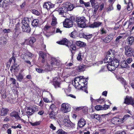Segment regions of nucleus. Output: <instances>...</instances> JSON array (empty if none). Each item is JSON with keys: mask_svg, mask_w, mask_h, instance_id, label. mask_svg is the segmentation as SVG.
<instances>
[{"mask_svg": "<svg viewBox=\"0 0 134 134\" xmlns=\"http://www.w3.org/2000/svg\"><path fill=\"white\" fill-rule=\"evenodd\" d=\"M10 116L12 117H14L16 119H19L20 117L18 113L16 111H13L10 114Z\"/></svg>", "mask_w": 134, "mask_h": 134, "instance_id": "f3484780", "label": "nucleus"}, {"mask_svg": "<svg viewBox=\"0 0 134 134\" xmlns=\"http://www.w3.org/2000/svg\"><path fill=\"white\" fill-rule=\"evenodd\" d=\"M57 109L56 106L54 104H52L50 107L49 111L54 112Z\"/></svg>", "mask_w": 134, "mask_h": 134, "instance_id": "2f4dec72", "label": "nucleus"}, {"mask_svg": "<svg viewBox=\"0 0 134 134\" xmlns=\"http://www.w3.org/2000/svg\"><path fill=\"white\" fill-rule=\"evenodd\" d=\"M120 65L121 67L123 68H130L129 66L125 60H124L121 62Z\"/></svg>", "mask_w": 134, "mask_h": 134, "instance_id": "4be33fe9", "label": "nucleus"}, {"mask_svg": "<svg viewBox=\"0 0 134 134\" xmlns=\"http://www.w3.org/2000/svg\"><path fill=\"white\" fill-rule=\"evenodd\" d=\"M22 31L24 32L27 33L31 31V29L29 25H22L21 26Z\"/></svg>", "mask_w": 134, "mask_h": 134, "instance_id": "9d476101", "label": "nucleus"}, {"mask_svg": "<svg viewBox=\"0 0 134 134\" xmlns=\"http://www.w3.org/2000/svg\"><path fill=\"white\" fill-rule=\"evenodd\" d=\"M122 38V37L120 36H119L117 37L115 40L116 41H119V42L121 41V39Z\"/></svg>", "mask_w": 134, "mask_h": 134, "instance_id": "69168bd1", "label": "nucleus"}, {"mask_svg": "<svg viewBox=\"0 0 134 134\" xmlns=\"http://www.w3.org/2000/svg\"><path fill=\"white\" fill-rule=\"evenodd\" d=\"M86 21H82L80 24L78 25V26L80 27L81 28L85 27L86 26V24L85 23Z\"/></svg>", "mask_w": 134, "mask_h": 134, "instance_id": "e433bc0d", "label": "nucleus"}, {"mask_svg": "<svg viewBox=\"0 0 134 134\" xmlns=\"http://www.w3.org/2000/svg\"><path fill=\"white\" fill-rule=\"evenodd\" d=\"M10 81L12 82L11 83L13 84H15L16 83V80L12 78H10Z\"/></svg>", "mask_w": 134, "mask_h": 134, "instance_id": "13d9d810", "label": "nucleus"}, {"mask_svg": "<svg viewBox=\"0 0 134 134\" xmlns=\"http://www.w3.org/2000/svg\"><path fill=\"white\" fill-rule=\"evenodd\" d=\"M125 50V54L127 57H131L133 56V51L132 48L128 45H126L124 47Z\"/></svg>", "mask_w": 134, "mask_h": 134, "instance_id": "7ed1b4c3", "label": "nucleus"}, {"mask_svg": "<svg viewBox=\"0 0 134 134\" xmlns=\"http://www.w3.org/2000/svg\"><path fill=\"white\" fill-rule=\"evenodd\" d=\"M107 32L106 29L103 27H102L99 31V33L101 35L105 34Z\"/></svg>", "mask_w": 134, "mask_h": 134, "instance_id": "473e14b6", "label": "nucleus"}, {"mask_svg": "<svg viewBox=\"0 0 134 134\" xmlns=\"http://www.w3.org/2000/svg\"><path fill=\"white\" fill-rule=\"evenodd\" d=\"M72 83L73 85H74L75 87L76 88H80V86L81 85V84H82L81 83H80V82L78 81H76L75 80H74L73 82H72Z\"/></svg>", "mask_w": 134, "mask_h": 134, "instance_id": "c85d7f7f", "label": "nucleus"}, {"mask_svg": "<svg viewBox=\"0 0 134 134\" xmlns=\"http://www.w3.org/2000/svg\"><path fill=\"white\" fill-rule=\"evenodd\" d=\"M27 57V55L24 54H22L21 55L22 58L23 60H26L27 59L26 58Z\"/></svg>", "mask_w": 134, "mask_h": 134, "instance_id": "774afa93", "label": "nucleus"}, {"mask_svg": "<svg viewBox=\"0 0 134 134\" xmlns=\"http://www.w3.org/2000/svg\"><path fill=\"white\" fill-rule=\"evenodd\" d=\"M111 64L113 65L115 68L118 67L119 65V61L116 58H114L113 60L110 62Z\"/></svg>", "mask_w": 134, "mask_h": 134, "instance_id": "4468645a", "label": "nucleus"}, {"mask_svg": "<svg viewBox=\"0 0 134 134\" xmlns=\"http://www.w3.org/2000/svg\"><path fill=\"white\" fill-rule=\"evenodd\" d=\"M85 69V66L83 64L80 65L76 68V70L79 71H83Z\"/></svg>", "mask_w": 134, "mask_h": 134, "instance_id": "5701e85b", "label": "nucleus"}, {"mask_svg": "<svg viewBox=\"0 0 134 134\" xmlns=\"http://www.w3.org/2000/svg\"><path fill=\"white\" fill-rule=\"evenodd\" d=\"M51 28V27L50 26L46 25L45 26L44 28V30L45 31L50 29Z\"/></svg>", "mask_w": 134, "mask_h": 134, "instance_id": "052dcab7", "label": "nucleus"}, {"mask_svg": "<svg viewBox=\"0 0 134 134\" xmlns=\"http://www.w3.org/2000/svg\"><path fill=\"white\" fill-rule=\"evenodd\" d=\"M39 23V20L35 19L33 20L32 23V25L34 26H37L38 25Z\"/></svg>", "mask_w": 134, "mask_h": 134, "instance_id": "f704fd0d", "label": "nucleus"}, {"mask_svg": "<svg viewBox=\"0 0 134 134\" xmlns=\"http://www.w3.org/2000/svg\"><path fill=\"white\" fill-rule=\"evenodd\" d=\"M17 80L20 82H21L23 78V76L20 73L19 74L16 76Z\"/></svg>", "mask_w": 134, "mask_h": 134, "instance_id": "4c0bfd02", "label": "nucleus"}, {"mask_svg": "<svg viewBox=\"0 0 134 134\" xmlns=\"http://www.w3.org/2000/svg\"><path fill=\"white\" fill-rule=\"evenodd\" d=\"M124 2L125 4H127L128 3L127 8L129 11L131 10L133 8L132 3L129 2V0H124Z\"/></svg>", "mask_w": 134, "mask_h": 134, "instance_id": "1a4fd4ad", "label": "nucleus"}, {"mask_svg": "<svg viewBox=\"0 0 134 134\" xmlns=\"http://www.w3.org/2000/svg\"><path fill=\"white\" fill-rule=\"evenodd\" d=\"M35 41V38L34 37H31L29 41V43L30 45H32Z\"/></svg>", "mask_w": 134, "mask_h": 134, "instance_id": "a19ab883", "label": "nucleus"}, {"mask_svg": "<svg viewBox=\"0 0 134 134\" xmlns=\"http://www.w3.org/2000/svg\"><path fill=\"white\" fill-rule=\"evenodd\" d=\"M115 53V52L114 50L112 49H110L107 52L106 55L108 56H111V58H112V57H114Z\"/></svg>", "mask_w": 134, "mask_h": 134, "instance_id": "dca6fc26", "label": "nucleus"}, {"mask_svg": "<svg viewBox=\"0 0 134 134\" xmlns=\"http://www.w3.org/2000/svg\"><path fill=\"white\" fill-rule=\"evenodd\" d=\"M60 65V62L59 60H57L55 58L52 57L51 62V65L48 64L46 65L45 69L46 71H50L53 68H58Z\"/></svg>", "mask_w": 134, "mask_h": 134, "instance_id": "f03ea898", "label": "nucleus"}, {"mask_svg": "<svg viewBox=\"0 0 134 134\" xmlns=\"http://www.w3.org/2000/svg\"><path fill=\"white\" fill-rule=\"evenodd\" d=\"M127 41L128 42V44L130 45H131L134 41V37L132 36L128 37Z\"/></svg>", "mask_w": 134, "mask_h": 134, "instance_id": "6ab92c4d", "label": "nucleus"}, {"mask_svg": "<svg viewBox=\"0 0 134 134\" xmlns=\"http://www.w3.org/2000/svg\"><path fill=\"white\" fill-rule=\"evenodd\" d=\"M57 134H66L67 133L66 132L62 129L58 130L56 132Z\"/></svg>", "mask_w": 134, "mask_h": 134, "instance_id": "ea45409f", "label": "nucleus"}, {"mask_svg": "<svg viewBox=\"0 0 134 134\" xmlns=\"http://www.w3.org/2000/svg\"><path fill=\"white\" fill-rule=\"evenodd\" d=\"M113 7L112 4L109 5L107 9V12H110L113 10Z\"/></svg>", "mask_w": 134, "mask_h": 134, "instance_id": "09e8293b", "label": "nucleus"}, {"mask_svg": "<svg viewBox=\"0 0 134 134\" xmlns=\"http://www.w3.org/2000/svg\"><path fill=\"white\" fill-rule=\"evenodd\" d=\"M132 59L131 58H129L126 60V61L128 64H130L132 61Z\"/></svg>", "mask_w": 134, "mask_h": 134, "instance_id": "680f3d73", "label": "nucleus"}, {"mask_svg": "<svg viewBox=\"0 0 134 134\" xmlns=\"http://www.w3.org/2000/svg\"><path fill=\"white\" fill-rule=\"evenodd\" d=\"M113 36L110 34L106 37L103 40L105 43H107L109 42L113 39Z\"/></svg>", "mask_w": 134, "mask_h": 134, "instance_id": "2eb2a0df", "label": "nucleus"}, {"mask_svg": "<svg viewBox=\"0 0 134 134\" xmlns=\"http://www.w3.org/2000/svg\"><path fill=\"white\" fill-rule=\"evenodd\" d=\"M76 32L75 31H73L70 34V36L71 37L75 38V37Z\"/></svg>", "mask_w": 134, "mask_h": 134, "instance_id": "4d7b16f0", "label": "nucleus"}, {"mask_svg": "<svg viewBox=\"0 0 134 134\" xmlns=\"http://www.w3.org/2000/svg\"><path fill=\"white\" fill-rule=\"evenodd\" d=\"M69 48L70 47L72 50H75L76 49V47L74 44H71L70 45V43L69 44Z\"/></svg>", "mask_w": 134, "mask_h": 134, "instance_id": "603ef678", "label": "nucleus"}, {"mask_svg": "<svg viewBox=\"0 0 134 134\" xmlns=\"http://www.w3.org/2000/svg\"><path fill=\"white\" fill-rule=\"evenodd\" d=\"M130 116L128 114L125 115L122 118L124 121H125Z\"/></svg>", "mask_w": 134, "mask_h": 134, "instance_id": "bf43d9fd", "label": "nucleus"}, {"mask_svg": "<svg viewBox=\"0 0 134 134\" xmlns=\"http://www.w3.org/2000/svg\"><path fill=\"white\" fill-rule=\"evenodd\" d=\"M82 35L83 37H84L85 38L87 39H90L91 38L92 36V35L91 34L85 35L83 34H82Z\"/></svg>", "mask_w": 134, "mask_h": 134, "instance_id": "79ce46f5", "label": "nucleus"}, {"mask_svg": "<svg viewBox=\"0 0 134 134\" xmlns=\"http://www.w3.org/2000/svg\"><path fill=\"white\" fill-rule=\"evenodd\" d=\"M113 120H114L116 121V122L118 123L119 124L122 123L124 122L123 120V119H120L117 117H115L113 118Z\"/></svg>", "mask_w": 134, "mask_h": 134, "instance_id": "bb28decb", "label": "nucleus"}, {"mask_svg": "<svg viewBox=\"0 0 134 134\" xmlns=\"http://www.w3.org/2000/svg\"><path fill=\"white\" fill-rule=\"evenodd\" d=\"M41 122L40 121H36L34 123H32L30 122H29L31 125L33 126H36L39 125L40 124Z\"/></svg>", "mask_w": 134, "mask_h": 134, "instance_id": "37998d69", "label": "nucleus"}, {"mask_svg": "<svg viewBox=\"0 0 134 134\" xmlns=\"http://www.w3.org/2000/svg\"><path fill=\"white\" fill-rule=\"evenodd\" d=\"M124 103L133 105H134L133 100L132 97L126 96V98L125 99Z\"/></svg>", "mask_w": 134, "mask_h": 134, "instance_id": "0eeeda50", "label": "nucleus"}, {"mask_svg": "<svg viewBox=\"0 0 134 134\" xmlns=\"http://www.w3.org/2000/svg\"><path fill=\"white\" fill-rule=\"evenodd\" d=\"M57 43L59 44L65 45L68 47H69L70 44V42L66 38H65L60 41L57 42Z\"/></svg>", "mask_w": 134, "mask_h": 134, "instance_id": "f8f14e48", "label": "nucleus"}, {"mask_svg": "<svg viewBox=\"0 0 134 134\" xmlns=\"http://www.w3.org/2000/svg\"><path fill=\"white\" fill-rule=\"evenodd\" d=\"M109 105L105 104L104 105V107H103V110H105L107 109L108 108H109Z\"/></svg>", "mask_w": 134, "mask_h": 134, "instance_id": "0e129e2a", "label": "nucleus"}, {"mask_svg": "<svg viewBox=\"0 0 134 134\" xmlns=\"http://www.w3.org/2000/svg\"><path fill=\"white\" fill-rule=\"evenodd\" d=\"M29 21L28 19L27 18H24L22 21V23L23 25H29L28 23Z\"/></svg>", "mask_w": 134, "mask_h": 134, "instance_id": "c756f323", "label": "nucleus"}, {"mask_svg": "<svg viewBox=\"0 0 134 134\" xmlns=\"http://www.w3.org/2000/svg\"><path fill=\"white\" fill-rule=\"evenodd\" d=\"M36 70L39 73H42L44 72V70L40 68L36 69Z\"/></svg>", "mask_w": 134, "mask_h": 134, "instance_id": "6e6d98bb", "label": "nucleus"}, {"mask_svg": "<svg viewBox=\"0 0 134 134\" xmlns=\"http://www.w3.org/2000/svg\"><path fill=\"white\" fill-rule=\"evenodd\" d=\"M49 117L51 119H55V118L56 112L53 111H49Z\"/></svg>", "mask_w": 134, "mask_h": 134, "instance_id": "7c9ffc66", "label": "nucleus"}, {"mask_svg": "<svg viewBox=\"0 0 134 134\" xmlns=\"http://www.w3.org/2000/svg\"><path fill=\"white\" fill-rule=\"evenodd\" d=\"M32 13L37 15H39L40 14V13L37 10L35 9L32 10Z\"/></svg>", "mask_w": 134, "mask_h": 134, "instance_id": "864d4df0", "label": "nucleus"}, {"mask_svg": "<svg viewBox=\"0 0 134 134\" xmlns=\"http://www.w3.org/2000/svg\"><path fill=\"white\" fill-rule=\"evenodd\" d=\"M86 124V122L83 118H81L79 120L78 123V126L80 127H83Z\"/></svg>", "mask_w": 134, "mask_h": 134, "instance_id": "9b49d317", "label": "nucleus"}, {"mask_svg": "<svg viewBox=\"0 0 134 134\" xmlns=\"http://www.w3.org/2000/svg\"><path fill=\"white\" fill-rule=\"evenodd\" d=\"M50 128L53 130H55L56 129V127L54 126L52 124H51L50 126Z\"/></svg>", "mask_w": 134, "mask_h": 134, "instance_id": "e2e57ef3", "label": "nucleus"}, {"mask_svg": "<svg viewBox=\"0 0 134 134\" xmlns=\"http://www.w3.org/2000/svg\"><path fill=\"white\" fill-rule=\"evenodd\" d=\"M62 111L65 113L69 111L70 110V105L68 103H63L61 106Z\"/></svg>", "mask_w": 134, "mask_h": 134, "instance_id": "39448f33", "label": "nucleus"}, {"mask_svg": "<svg viewBox=\"0 0 134 134\" xmlns=\"http://www.w3.org/2000/svg\"><path fill=\"white\" fill-rule=\"evenodd\" d=\"M9 111V110L8 109L2 108L1 110V115L3 116L6 115Z\"/></svg>", "mask_w": 134, "mask_h": 134, "instance_id": "ddd939ff", "label": "nucleus"}, {"mask_svg": "<svg viewBox=\"0 0 134 134\" xmlns=\"http://www.w3.org/2000/svg\"><path fill=\"white\" fill-rule=\"evenodd\" d=\"M73 5L70 3H66L63 4V6L58 9L57 11L62 16L65 17L66 12L68 11H71L73 9Z\"/></svg>", "mask_w": 134, "mask_h": 134, "instance_id": "f257e3e1", "label": "nucleus"}, {"mask_svg": "<svg viewBox=\"0 0 134 134\" xmlns=\"http://www.w3.org/2000/svg\"><path fill=\"white\" fill-rule=\"evenodd\" d=\"M83 21H86V19L85 17H77L76 18V21L78 25L80 24Z\"/></svg>", "mask_w": 134, "mask_h": 134, "instance_id": "aec40b11", "label": "nucleus"}, {"mask_svg": "<svg viewBox=\"0 0 134 134\" xmlns=\"http://www.w3.org/2000/svg\"><path fill=\"white\" fill-rule=\"evenodd\" d=\"M57 24V19L55 17L53 16L52 18V21L51 24L52 26H54L55 25Z\"/></svg>", "mask_w": 134, "mask_h": 134, "instance_id": "72a5a7b5", "label": "nucleus"}, {"mask_svg": "<svg viewBox=\"0 0 134 134\" xmlns=\"http://www.w3.org/2000/svg\"><path fill=\"white\" fill-rule=\"evenodd\" d=\"M113 120H114L116 121V122L118 123L119 124L122 123L124 122L123 120V119H120L117 117H115L113 118Z\"/></svg>", "mask_w": 134, "mask_h": 134, "instance_id": "a878e982", "label": "nucleus"}, {"mask_svg": "<svg viewBox=\"0 0 134 134\" xmlns=\"http://www.w3.org/2000/svg\"><path fill=\"white\" fill-rule=\"evenodd\" d=\"M99 103L101 104L103 103L105 101V99L100 97L98 99L96 100Z\"/></svg>", "mask_w": 134, "mask_h": 134, "instance_id": "49530a36", "label": "nucleus"}, {"mask_svg": "<svg viewBox=\"0 0 134 134\" xmlns=\"http://www.w3.org/2000/svg\"><path fill=\"white\" fill-rule=\"evenodd\" d=\"M96 110L97 111L103 110V107L100 105H98L95 107Z\"/></svg>", "mask_w": 134, "mask_h": 134, "instance_id": "c03bdc74", "label": "nucleus"}, {"mask_svg": "<svg viewBox=\"0 0 134 134\" xmlns=\"http://www.w3.org/2000/svg\"><path fill=\"white\" fill-rule=\"evenodd\" d=\"M53 84L55 88H57L59 87L60 83L57 81H54L53 82Z\"/></svg>", "mask_w": 134, "mask_h": 134, "instance_id": "de8ad7c7", "label": "nucleus"}, {"mask_svg": "<svg viewBox=\"0 0 134 134\" xmlns=\"http://www.w3.org/2000/svg\"><path fill=\"white\" fill-rule=\"evenodd\" d=\"M39 58L40 59L41 57L42 58H45L46 57V54L42 52L41 51L39 53Z\"/></svg>", "mask_w": 134, "mask_h": 134, "instance_id": "c9c22d12", "label": "nucleus"}, {"mask_svg": "<svg viewBox=\"0 0 134 134\" xmlns=\"http://www.w3.org/2000/svg\"><path fill=\"white\" fill-rule=\"evenodd\" d=\"M76 44L77 46L80 47H84L86 46V43L80 41H76Z\"/></svg>", "mask_w": 134, "mask_h": 134, "instance_id": "393cba45", "label": "nucleus"}, {"mask_svg": "<svg viewBox=\"0 0 134 134\" xmlns=\"http://www.w3.org/2000/svg\"><path fill=\"white\" fill-rule=\"evenodd\" d=\"M43 7L47 10L54 7V5L49 2H46L44 3L43 5Z\"/></svg>", "mask_w": 134, "mask_h": 134, "instance_id": "6e6552de", "label": "nucleus"}, {"mask_svg": "<svg viewBox=\"0 0 134 134\" xmlns=\"http://www.w3.org/2000/svg\"><path fill=\"white\" fill-rule=\"evenodd\" d=\"M26 109H27L26 113L29 115H31L35 112L37 110V107L35 106H33L31 108L30 107H27Z\"/></svg>", "mask_w": 134, "mask_h": 134, "instance_id": "20e7f679", "label": "nucleus"}, {"mask_svg": "<svg viewBox=\"0 0 134 134\" xmlns=\"http://www.w3.org/2000/svg\"><path fill=\"white\" fill-rule=\"evenodd\" d=\"M83 77V76L82 77L81 76L77 77L75 78L74 80L81 83L83 84L84 83L83 82V80L84 79Z\"/></svg>", "mask_w": 134, "mask_h": 134, "instance_id": "cd10ccee", "label": "nucleus"}, {"mask_svg": "<svg viewBox=\"0 0 134 134\" xmlns=\"http://www.w3.org/2000/svg\"><path fill=\"white\" fill-rule=\"evenodd\" d=\"M11 31L9 29H5L3 30V32L5 34L9 33Z\"/></svg>", "mask_w": 134, "mask_h": 134, "instance_id": "5fc2aeb1", "label": "nucleus"}, {"mask_svg": "<svg viewBox=\"0 0 134 134\" xmlns=\"http://www.w3.org/2000/svg\"><path fill=\"white\" fill-rule=\"evenodd\" d=\"M73 21L71 20L67 19L63 23V25L64 27L70 28L72 27L73 25Z\"/></svg>", "mask_w": 134, "mask_h": 134, "instance_id": "423d86ee", "label": "nucleus"}, {"mask_svg": "<svg viewBox=\"0 0 134 134\" xmlns=\"http://www.w3.org/2000/svg\"><path fill=\"white\" fill-rule=\"evenodd\" d=\"M111 61V56H108L107 55L103 60V62L104 63H110Z\"/></svg>", "mask_w": 134, "mask_h": 134, "instance_id": "b1692460", "label": "nucleus"}, {"mask_svg": "<svg viewBox=\"0 0 134 134\" xmlns=\"http://www.w3.org/2000/svg\"><path fill=\"white\" fill-rule=\"evenodd\" d=\"M102 24V23L98 22H95L93 23L90 25L89 27L91 28H94L100 26Z\"/></svg>", "mask_w": 134, "mask_h": 134, "instance_id": "a211bd4d", "label": "nucleus"}, {"mask_svg": "<svg viewBox=\"0 0 134 134\" xmlns=\"http://www.w3.org/2000/svg\"><path fill=\"white\" fill-rule=\"evenodd\" d=\"M77 59V60L79 61H81L82 60V54L81 53H80L78 54Z\"/></svg>", "mask_w": 134, "mask_h": 134, "instance_id": "8fccbe9b", "label": "nucleus"}, {"mask_svg": "<svg viewBox=\"0 0 134 134\" xmlns=\"http://www.w3.org/2000/svg\"><path fill=\"white\" fill-rule=\"evenodd\" d=\"M8 125L7 124H4L3 126V128H4L5 130L8 129Z\"/></svg>", "mask_w": 134, "mask_h": 134, "instance_id": "338daca9", "label": "nucleus"}, {"mask_svg": "<svg viewBox=\"0 0 134 134\" xmlns=\"http://www.w3.org/2000/svg\"><path fill=\"white\" fill-rule=\"evenodd\" d=\"M107 67L108 70L110 71H114L116 69L115 67L114 66L111 64L110 62L108 63Z\"/></svg>", "mask_w": 134, "mask_h": 134, "instance_id": "412c9836", "label": "nucleus"}, {"mask_svg": "<svg viewBox=\"0 0 134 134\" xmlns=\"http://www.w3.org/2000/svg\"><path fill=\"white\" fill-rule=\"evenodd\" d=\"M5 0H0V7H3L6 6V4L4 1ZM7 2L9 1V0H6Z\"/></svg>", "mask_w": 134, "mask_h": 134, "instance_id": "58836bf2", "label": "nucleus"}, {"mask_svg": "<svg viewBox=\"0 0 134 134\" xmlns=\"http://www.w3.org/2000/svg\"><path fill=\"white\" fill-rule=\"evenodd\" d=\"M99 7V6L98 5H96L94 7V12L93 15L94 16L96 15L97 12Z\"/></svg>", "mask_w": 134, "mask_h": 134, "instance_id": "a18cd8bd", "label": "nucleus"}, {"mask_svg": "<svg viewBox=\"0 0 134 134\" xmlns=\"http://www.w3.org/2000/svg\"><path fill=\"white\" fill-rule=\"evenodd\" d=\"M82 109V111L84 113H86L88 111V108L86 107H84Z\"/></svg>", "mask_w": 134, "mask_h": 134, "instance_id": "3c124183", "label": "nucleus"}]
</instances>
